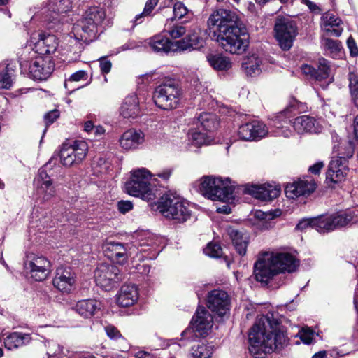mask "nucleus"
<instances>
[{"label": "nucleus", "mask_w": 358, "mask_h": 358, "mask_svg": "<svg viewBox=\"0 0 358 358\" xmlns=\"http://www.w3.org/2000/svg\"><path fill=\"white\" fill-rule=\"evenodd\" d=\"M208 26L226 52L242 55L248 50L250 34L234 12L223 8L217 9L210 15Z\"/></svg>", "instance_id": "nucleus-1"}, {"label": "nucleus", "mask_w": 358, "mask_h": 358, "mask_svg": "<svg viewBox=\"0 0 358 358\" xmlns=\"http://www.w3.org/2000/svg\"><path fill=\"white\" fill-rule=\"evenodd\" d=\"M249 351L258 357L262 353H271L280 349L286 336L278 322L269 316H262L255 322L248 334Z\"/></svg>", "instance_id": "nucleus-2"}, {"label": "nucleus", "mask_w": 358, "mask_h": 358, "mask_svg": "<svg viewBox=\"0 0 358 358\" xmlns=\"http://www.w3.org/2000/svg\"><path fill=\"white\" fill-rule=\"evenodd\" d=\"M298 265L297 260L289 253L264 252L254 265V275L257 281L267 283L278 273L294 271Z\"/></svg>", "instance_id": "nucleus-3"}, {"label": "nucleus", "mask_w": 358, "mask_h": 358, "mask_svg": "<svg viewBox=\"0 0 358 358\" xmlns=\"http://www.w3.org/2000/svg\"><path fill=\"white\" fill-rule=\"evenodd\" d=\"M131 177L125 184L127 192L135 197L147 201L155 200L158 194L156 188L157 179L146 168H138L131 171Z\"/></svg>", "instance_id": "nucleus-4"}, {"label": "nucleus", "mask_w": 358, "mask_h": 358, "mask_svg": "<svg viewBox=\"0 0 358 358\" xmlns=\"http://www.w3.org/2000/svg\"><path fill=\"white\" fill-rule=\"evenodd\" d=\"M195 185L201 194L212 201L233 202L235 199V188L228 178L222 179L205 176L198 180Z\"/></svg>", "instance_id": "nucleus-5"}, {"label": "nucleus", "mask_w": 358, "mask_h": 358, "mask_svg": "<svg viewBox=\"0 0 358 358\" xmlns=\"http://www.w3.org/2000/svg\"><path fill=\"white\" fill-rule=\"evenodd\" d=\"M18 55L22 70H28L30 77L35 80H46L54 71V63L49 57L37 55L30 48L22 49V52Z\"/></svg>", "instance_id": "nucleus-6"}, {"label": "nucleus", "mask_w": 358, "mask_h": 358, "mask_svg": "<svg viewBox=\"0 0 358 358\" xmlns=\"http://www.w3.org/2000/svg\"><path fill=\"white\" fill-rule=\"evenodd\" d=\"M105 18L106 11L103 8L92 6L87 9L83 17L73 27L76 39L85 42L92 41L96 36Z\"/></svg>", "instance_id": "nucleus-7"}, {"label": "nucleus", "mask_w": 358, "mask_h": 358, "mask_svg": "<svg viewBox=\"0 0 358 358\" xmlns=\"http://www.w3.org/2000/svg\"><path fill=\"white\" fill-rule=\"evenodd\" d=\"M358 222V210L338 212L329 216L313 218V229L319 233H327L348 224Z\"/></svg>", "instance_id": "nucleus-8"}, {"label": "nucleus", "mask_w": 358, "mask_h": 358, "mask_svg": "<svg viewBox=\"0 0 358 358\" xmlns=\"http://www.w3.org/2000/svg\"><path fill=\"white\" fill-rule=\"evenodd\" d=\"M181 97L180 87L172 80L157 86L152 96L155 105L165 110L176 108L180 104Z\"/></svg>", "instance_id": "nucleus-9"}, {"label": "nucleus", "mask_w": 358, "mask_h": 358, "mask_svg": "<svg viewBox=\"0 0 358 358\" xmlns=\"http://www.w3.org/2000/svg\"><path fill=\"white\" fill-rule=\"evenodd\" d=\"M157 208L164 217L178 222L187 221L191 215L188 203L180 198L171 195L162 196L158 202Z\"/></svg>", "instance_id": "nucleus-10"}, {"label": "nucleus", "mask_w": 358, "mask_h": 358, "mask_svg": "<svg viewBox=\"0 0 358 358\" xmlns=\"http://www.w3.org/2000/svg\"><path fill=\"white\" fill-rule=\"evenodd\" d=\"M88 152L87 143L84 141H75L72 144L64 143L60 150V161L65 166L80 164Z\"/></svg>", "instance_id": "nucleus-11"}, {"label": "nucleus", "mask_w": 358, "mask_h": 358, "mask_svg": "<svg viewBox=\"0 0 358 358\" xmlns=\"http://www.w3.org/2000/svg\"><path fill=\"white\" fill-rule=\"evenodd\" d=\"M72 8L71 0H48L45 6L41 10V20L47 23L49 29H54L56 24L60 22V14L66 13Z\"/></svg>", "instance_id": "nucleus-12"}, {"label": "nucleus", "mask_w": 358, "mask_h": 358, "mask_svg": "<svg viewBox=\"0 0 358 358\" xmlns=\"http://www.w3.org/2000/svg\"><path fill=\"white\" fill-rule=\"evenodd\" d=\"M94 279L98 286L108 291L122 280V275L117 266L102 264L96 268Z\"/></svg>", "instance_id": "nucleus-13"}, {"label": "nucleus", "mask_w": 358, "mask_h": 358, "mask_svg": "<svg viewBox=\"0 0 358 358\" xmlns=\"http://www.w3.org/2000/svg\"><path fill=\"white\" fill-rule=\"evenodd\" d=\"M274 30L280 47L285 50H289L297 34L295 23L289 20L279 19L275 24Z\"/></svg>", "instance_id": "nucleus-14"}, {"label": "nucleus", "mask_w": 358, "mask_h": 358, "mask_svg": "<svg viewBox=\"0 0 358 358\" xmlns=\"http://www.w3.org/2000/svg\"><path fill=\"white\" fill-rule=\"evenodd\" d=\"M24 266L36 281L45 280L50 273V262L43 256L28 255Z\"/></svg>", "instance_id": "nucleus-15"}, {"label": "nucleus", "mask_w": 358, "mask_h": 358, "mask_svg": "<svg viewBox=\"0 0 358 358\" xmlns=\"http://www.w3.org/2000/svg\"><path fill=\"white\" fill-rule=\"evenodd\" d=\"M348 172V160L346 157H332L328 166L326 181L329 186L340 183L345 180Z\"/></svg>", "instance_id": "nucleus-16"}, {"label": "nucleus", "mask_w": 358, "mask_h": 358, "mask_svg": "<svg viewBox=\"0 0 358 358\" xmlns=\"http://www.w3.org/2000/svg\"><path fill=\"white\" fill-rule=\"evenodd\" d=\"M268 134L266 125L257 120L241 124L238 129V136L245 141H257L266 137Z\"/></svg>", "instance_id": "nucleus-17"}, {"label": "nucleus", "mask_w": 358, "mask_h": 358, "mask_svg": "<svg viewBox=\"0 0 358 358\" xmlns=\"http://www.w3.org/2000/svg\"><path fill=\"white\" fill-rule=\"evenodd\" d=\"M30 41L36 49L34 52L41 55L54 53L58 46V40L55 36L39 31L31 34Z\"/></svg>", "instance_id": "nucleus-18"}, {"label": "nucleus", "mask_w": 358, "mask_h": 358, "mask_svg": "<svg viewBox=\"0 0 358 358\" xmlns=\"http://www.w3.org/2000/svg\"><path fill=\"white\" fill-rule=\"evenodd\" d=\"M209 309L218 316L223 317L229 311V297L226 292L220 289L211 291L207 300Z\"/></svg>", "instance_id": "nucleus-19"}, {"label": "nucleus", "mask_w": 358, "mask_h": 358, "mask_svg": "<svg viewBox=\"0 0 358 358\" xmlns=\"http://www.w3.org/2000/svg\"><path fill=\"white\" fill-rule=\"evenodd\" d=\"M34 185L38 198L43 201H48L55 194V189L50 177L44 169H40L34 179Z\"/></svg>", "instance_id": "nucleus-20"}, {"label": "nucleus", "mask_w": 358, "mask_h": 358, "mask_svg": "<svg viewBox=\"0 0 358 358\" xmlns=\"http://www.w3.org/2000/svg\"><path fill=\"white\" fill-rule=\"evenodd\" d=\"M192 324L194 331L201 336H205L213 327V318L204 307H199L192 320Z\"/></svg>", "instance_id": "nucleus-21"}, {"label": "nucleus", "mask_w": 358, "mask_h": 358, "mask_svg": "<svg viewBox=\"0 0 358 358\" xmlns=\"http://www.w3.org/2000/svg\"><path fill=\"white\" fill-rule=\"evenodd\" d=\"M245 192L255 199L263 201H271L277 198L280 194V188L272 185H247Z\"/></svg>", "instance_id": "nucleus-22"}, {"label": "nucleus", "mask_w": 358, "mask_h": 358, "mask_svg": "<svg viewBox=\"0 0 358 358\" xmlns=\"http://www.w3.org/2000/svg\"><path fill=\"white\" fill-rule=\"evenodd\" d=\"M292 125L299 134L305 133L319 134L322 130L320 121L309 115H301L296 117L292 122Z\"/></svg>", "instance_id": "nucleus-23"}, {"label": "nucleus", "mask_w": 358, "mask_h": 358, "mask_svg": "<svg viewBox=\"0 0 358 358\" xmlns=\"http://www.w3.org/2000/svg\"><path fill=\"white\" fill-rule=\"evenodd\" d=\"M315 182L313 179L308 178L287 185L285 192L287 197L294 199L300 196L310 194L315 189Z\"/></svg>", "instance_id": "nucleus-24"}, {"label": "nucleus", "mask_w": 358, "mask_h": 358, "mask_svg": "<svg viewBox=\"0 0 358 358\" xmlns=\"http://www.w3.org/2000/svg\"><path fill=\"white\" fill-rule=\"evenodd\" d=\"M320 27L324 32L336 37L340 36L343 31L342 20L338 15L330 11L322 15Z\"/></svg>", "instance_id": "nucleus-25"}, {"label": "nucleus", "mask_w": 358, "mask_h": 358, "mask_svg": "<svg viewBox=\"0 0 358 358\" xmlns=\"http://www.w3.org/2000/svg\"><path fill=\"white\" fill-rule=\"evenodd\" d=\"M74 274L69 268L59 267L57 269L52 284L61 292L69 293L75 284Z\"/></svg>", "instance_id": "nucleus-26"}, {"label": "nucleus", "mask_w": 358, "mask_h": 358, "mask_svg": "<svg viewBox=\"0 0 358 358\" xmlns=\"http://www.w3.org/2000/svg\"><path fill=\"white\" fill-rule=\"evenodd\" d=\"M227 234L236 252L241 256L245 255L249 244V234L243 230H239L231 227L227 229Z\"/></svg>", "instance_id": "nucleus-27"}, {"label": "nucleus", "mask_w": 358, "mask_h": 358, "mask_svg": "<svg viewBox=\"0 0 358 358\" xmlns=\"http://www.w3.org/2000/svg\"><path fill=\"white\" fill-rule=\"evenodd\" d=\"M138 290L134 284L123 285L117 294V303L122 307L133 306L138 299Z\"/></svg>", "instance_id": "nucleus-28"}, {"label": "nucleus", "mask_w": 358, "mask_h": 358, "mask_svg": "<svg viewBox=\"0 0 358 358\" xmlns=\"http://www.w3.org/2000/svg\"><path fill=\"white\" fill-rule=\"evenodd\" d=\"M288 113L287 110L280 112L273 120L271 132L274 136L288 138L292 135V131L287 126L290 122Z\"/></svg>", "instance_id": "nucleus-29"}, {"label": "nucleus", "mask_w": 358, "mask_h": 358, "mask_svg": "<svg viewBox=\"0 0 358 358\" xmlns=\"http://www.w3.org/2000/svg\"><path fill=\"white\" fill-rule=\"evenodd\" d=\"M136 241L134 247L140 249L141 252H147L152 248L157 246L159 243V238L148 231H142L136 233Z\"/></svg>", "instance_id": "nucleus-30"}, {"label": "nucleus", "mask_w": 358, "mask_h": 358, "mask_svg": "<svg viewBox=\"0 0 358 358\" xmlns=\"http://www.w3.org/2000/svg\"><path fill=\"white\" fill-rule=\"evenodd\" d=\"M72 309L83 318L93 317L100 309V302L92 299L78 301Z\"/></svg>", "instance_id": "nucleus-31"}, {"label": "nucleus", "mask_w": 358, "mask_h": 358, "mask_svg": "<svg viewBox=\"0 0 358 358\" xmlns=\"http://www.w3.org/2000/svg\"><path fill=\"white\" fill-rule=\"evenodd\" d=\"M4 346L9 350L21 348L30 343L31 338L30 334L21 332H13L8 335H3Z\"/></svg>", "instance_id": "nucleus-32"}, {"label": "nucleus", "mask_w": 358, "mask_h": 358, "mask_svg": "<svg viewBox=\"0 0 358 358\" xmlns=\"http://www.w3.org/2000/svg\"><path fill=\"white\" fill-rule=\"evenodd\" d=\"M144 141V134L141 131L129 129L120 139V144L124 150L136 149Z\"/></svg>", "instance_id": "nucleus-33"}, {"label": "nucleus", "mask_w": 358, "mask_h": 358, "mask_svg": "<svg viewBox=\"0 0 358 358\" xmlns=\"http://www.w3.org/2000/svg\"><path fill=\"white\" fill-rule=\"evenodd\" d=\"M242 66L248 76L255 77L259 76L262 71L263 59L258 55L253 53L245 59Z\"/></svg>", "instance_id": "nucleus-34"}, {"label": "nucleus", "mask_w": 358, "mask_h": 358, "mask_svg": "<svg viewBox=\"0 0 358 358\" xmlns=\"http://www.w3.org/2000/svg\"><path fill=\"white\" fill-rule=\"evenodd\" d=\"M139 101L136 94H131L127 96L121 107L120 115L124 118H134L139 115Z\"/></svg>", "instance_id": "nucleus-35"}, {"label": "nucleus", "mask_w": 358, "mask_h": 358, "mask_svg": "<svg viewBox=\"0 0 358 358\" xmlns=\"http://www.w3.org/2000/svg\"><path fill=\"white\" fill-rule=\"evenodd\" d=\"M149 45L152 50L157 52H169L179 50L177 48L176 42L174 43L162 35H157L150 38Z\"/></svg>", "instance_id": "nucleus-36"}, {"label": "nucleus", "mask_w": 358, "mask_h": 358, "mask_svg": "<svg viewBox=\"0 0 358 358\" xmlns=\"http://www.w3.org/2000/svg\"><path fill=\"white\" fill-rule=\"evenodd\" d=\"M177 48L185 50L189 48L196 49L203 45V39L196 31L189 34L185 38L176 42Z\"/></svg>", "instance_id": "nucleus-37"}, {"label": "nucleus", "mask_w": 358, "mask_h": 358, "mask_svg": "<svg viewBox=\"0 0 358 358\" xmlns=\"http://www.w3.org/2000/svg\"><path fill=\"white\" fill-rule=\"evenodd\" d=\"M188 139L193 145L196 146H201L208 145L212 141V137L207 132L202 130L199 125L196 128H192L188 132Z\"/></svg>", "instance_id": "nucleus-38"}, {"label": "nucleus", "mask_w": 358, "mask_h": 358, "mask_svg": "<svg viewBox=\"0 0 358 358\" xmlns=\"http://www.w3.org/2000/svg\"><path fill=\"white\" fill-rule=\"evenodd\" d=\"M218 121L215 115L211 113H203L198 118L196 125H199L206 132H211L218 126Z\"/></svg>", "instance_id": "nucleus-39"}, {"label": "nucleus", "mask_w": 358, "mask_h": 358, "mask_svg": "<svg viewBox=\"0 0 358 358\" xmlns=\"http://www.w3.org/2000/svg\"><path fill=\"white\" fill-rule=\"evenodd\" d=\"M207 60L210 66L217 71H227L231 67L230 60L220 55H208Z\"/></svg>", "instance_id": "nucleus-40"}, {"label": "nucleus", "mask_w": 358, "mask_h": 358, "mask_svg": "<svg viewBox=\"0 0 358 358\" xmlns=\"http://www.w3.org/2000/svg\"><path fill=\"white\" fill-rule=\"evenodd\" d=\"M107 250L113 252V257L119 263L123 264L127 262L128 255L124 245L120 243L110 242L106 245Z\"/></svg>", "instance_id": "nucleus-41"}, {"label": "nucleus", "mask_w": 358, "mask_h": 358, "mask_svg": "<svg viewBox=\"0 0 358 358\" xmlns=\"http://www.w3.org/2000/svg\"><path fill=\"white\" fill-rule=\"evenodd\" d=\"M331 69L329 62L324 58L318 60V68L315 69V79L322 80L329 77Z\"/></svg>", "instance_id": "nucleus-42"}, {"label": "nucleus", "mask_w": 358, "mask_h": 358, "mask_svg": "<svg viewBox=\"0 0 358 358\" xmlns=\"http://www.w3.org/2000/svg\"><path fill=\"white\" fill-rule=\"evenodd\" d=\"M158 1L159 0H148L145 3L143 11L135 17L134 20V25L141 24L145 17L150 16L154 8L158 3Z\"/></svg>", "instance_id": "nucleus-43"}, {"label": "nucleus", "mask_w": 358, "mask_h": 358, "mask_svg": "<svg viewBox=\"0 0 358 358\" xmlns=\"http://www.w3.org/2000/svg\"><path fill=\"white\" fill-rule=\"evenodd\" d=\"M349 90L355 105L358 108V76L353 72L348 74Z\"/></svg>", "instance_id": "nucleus-44"}, {"label": "nucleus", "mask_w": 358, "mask_h": 358, "mask_svg": "<svg viewBox=\"0 0 358 358\" xmlns=\"http://www.w3.org/2000/svg\"><path fill=\"white\" fill-rule=\"evenodd\" d=\"M212 349L205 344H199L192 348V358H210Z\"/></svg>", "instance_id": "nucleus-45"}, {"label": "nucleus", "mask_w": 358, "mask_h": 358, "mask_svg": "<svg viewBox=\"0 0 358 358\" xmlns=\"http://www.w3.org/2000/svg\"><path fill=\"white\" fill-rule=\"evenodd\" d=\"M173 19L167 20L165 24V31L168 32L172 38H178L183 36L186 32V28L179 24L171 25Z\"/></svg>", "instance_id": "nucleus-46"}, {"label": "nucleus", "mask_w": 358, "mask_h": 358, "mask_svg": "<svg viewBox=\"0 0 358 358\" xmlns=\"http://www.w3.org/2000/svg\"><path fill=\"white\" fill-rule=\"evenodd\" d=\"M203 252L210 257L219 258L222 255V249L219 244L210 243L203 249Z\"/></svg>", "instance_id": "nucleus-47"}, {"label": "nucleus", "mask_w": 358, "mask_h": 358, "mask_svg": "<svg viewBox=\"0 0 358 358\" xmlns=\"http://www.w3.org/2000/svg\"><path fill=\"white\" fill-rule=\"evenodd\" d=\"M173 12V20L176 19L180 20L187 14L188 10L183 3L178 1L174 4Z\"/></svg>", "instance_id": "nucleus-48"}, {"label": "nucleus", "mask_w": 358, "mask_h": 358, "mask_svg": "<svg viewBox=\"0 0 358 358\" xmlns=\"http://www.w3.org/2000/svg\"><path fill=\"white\" fill-rule=\"evenodd\" d=\"M87 73L84 70L78 71L72 73L69 78L65 80L64 86L67 88L69 83L72 82H78L80 80H85L87 79Z\"/></svg>", "instance_id": "nucleus-49"}, {"label": "nucleus", "mask_w": 358, "mask_h": 358, "mask_svg": "<svg viewBox=\"0 0 358 358\" xmlns=\"http://www.w3.org/2000/svg\"><path fill=\"white\" fill-rule=\"evenodd\" d=\"M48 354L50 356H56L62 358V355L64 354L63 347L54 341L50 342L48 343Z\"/></svg>", "instance_id": "nucleus-50"}, {"label": "nucleus", "mask_w": 358, "mask_h": 358, "mask_svg": "<svg viewBox=\"0 0 358 358\" xmlns=\"http://www.w3.org/2000/svg\"><path fill=\"white\" fill-rule=\"evenodd\" d=\"M299 336L301 340L306 344L311 343L314 337V332L309 328H303L299 331Z\"/></svg>", "instance_id": "nucleus-51"}, {"label": "nucleus", "mask_w": 358, "mask_h": 358, "mask_svg": "<svg viewBox=\"0 0 358 358\" xmlns=\"http://www.w3.org/2000/svg\"><path fill=\"white\" fill-rule=\"evenodd\" d=\"M105 331H106L107 336L110 339L117 340L118 338H121L122 341H124V339L122 337L120 332L114 326H112V325L106 326L105 327Z\"/></svg>", "instance_id": "nucleus-52"}, {"label": "nucleus", "mask_w": 358, "mask_h": 358, "mask_svg": "<svg viewBox=\"0 0 358 358\" xmlns=\"http://www.w3.org/2000/svg\"><path fill=\"white\" fill-rule=\"evenodd\" d=\"M12 85L11 77L8 72L0 73V88L8 89Z\"/></svg>", "instance_id": "nucleus-53"}, {"label": "nucleus", "mask_w": 358, "mask_h": 358, "mask_svg": "<svg viewBox=\"0 0 358 358\" xmlns=\"http://www.w3.org/2000/svg\"><path fill=\"white\" fill-rule=\"evenodd\" d=\"M118 210L122 213H127L133 208V203L129 201H120L117 203Z\"/></svg>", "instance_id": "nucleus-54"}, {"label": "nucleus", "mask_w": 358, "mask_h": 358, "mask_svg": "<svg viewBox=\"0 0 358 358\" xmlns=\"http://www.w3.org/2000/svg\"><path fill=\"white\" fill-rule=\"evenodd\" d=\"M99 66L103 73H108L111 69L112 64L109 60L103 57L99 59Z\"/></svg>", "instance_id": "nucleus-55"}, {"label": "nucleus", "mask_w": 358, "mask_h": 358, "mask_svg": "<svg viewBox=\"0 0 358 358\" xmlns=\"http://www.w3.org/2000/svg\"><path fill=\"white\" fill-rule=\"evenodd\" d=\"M59 116V112L57 110L50 111L45 115V121L46 124H50L54 122Z\"/></svg>", "instance_id": "nucleus-56"}, {"label": "nucleus", "mask_w": 358, "mask_h": 358, "mask_svg": "<svg viewBox=\"0 0 358 358\" xmlns=\"http://www.w3.org/2000/svg\"><path fill=\"white\" fill-rule=\"evenodd\" d=\"M325 46L331 50V52H337L340 50V45L338 41L327 38L324 41Z\"/></svg>", "instance_id": "nucleus-57"}, {"label": "nucleus", "mask_w": 358, "mask_h": 358, "mask_svg": "<svg viewBox=\"0 0 358 358\" xmlns=\"http://www.w3.org/2000/svg\"><path fill=\"white\" fill-rule=\"evenodd\" d=\"M347 45L352 56L355 57L358 55V48L357 47L356 43L352 36H350L348 38Z\"/></svg>", "instance_id": "nucleus-58"}, {"label": "nucleus", "mask_w": 358, "mask_h": 358, "mask_svg": "<svg viewBox=\"0 0 358 358\" xmlns=\"http://www.w3.org/2000/svg\"><path fill=\"white\" fill-rule=\"evenodd\" d=\"M308 227L313 229V218L302 220L296 225V229L299 230H304Z\"/></svg>", "instance_id": "nucleus-59"}, {"label": "nucleus", "mask_w": 358, "mask_h": 358, "mask_svg": "<svg viewBox=\"0 0 358 358\" xmlns=\"http://www.w3.org/2000/svg\"><path fill=\"white\" fill-rule=\"evenodd\" d=\"M301 3L306 5L310 11L316 14H319L321 12L320 7L316 3L310 0H301Z\"/></svg>", "instance_id": "nucleus-60"}, {"label": "nucleus", "mask_w": 358, "mask_h": 358, "mask_svg": "<svg viewBox=\"0 0 358 358\" xmlns=\"http://www.w3.org/2000/svg\"><path fill=\"white\" fill-rule=\"evenodd\" d=\"M302 72L306 75H310L315 78V69L310 65H303L301 67Z\"/></svg>", "instance_id": "nucleus-61"}, {"label": "nucleus", "mask_w": 358, "mask_h": 358, "mask_svg": "<svg viewBox=\"0 0 358 358\" xmlns=\"http://www.w3.org/2000/svg\"><path fill=\"white\" fill-rule=\"evenodd\" d=\"M324 166V164L322 162H317L316 164L310 166L309 167V171H310L312 173L317 174L320 173L322 168Z\"/></svg>", "instance_id": "nucleus-62"}, {"label": "nucleus", "mask_w": 358, "mask_h": 358, "mask_svg": "<svg viewBox=\"0 0 358 358\" xmlns=\"http://www.w3.org/2000/svg\"><path fill=\"white\" fill-rule=\"evenodd\" d=\"M172 173L171 169H166L158 173L157 176L164 180H167ZM156 176V175H155Z\"/></svg>", "instance_id": "nucleus-63"}, {"label": "nucleus", "mask_w": 358, "mask_h": 358, "mask_svg": "<svg viewBox=\"0 0 358 358\" xmlns=\"http://www.w3.org/2000/svg\"><path fill=\"white\" fill-rule=\"evenodd\" d=\"M134 358H152V357L145 351H138L135 353Z\"/></svg>", "instance_id": "nucleus-64"}]
</instances>
